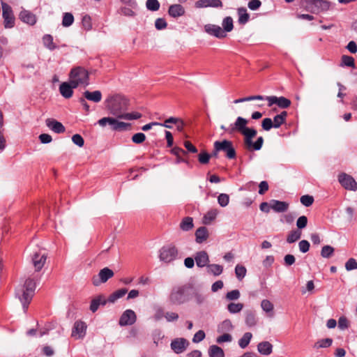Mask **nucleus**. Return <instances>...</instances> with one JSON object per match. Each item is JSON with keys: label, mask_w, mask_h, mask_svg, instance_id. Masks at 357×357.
Wrapping results in <instances>:
<instances>
[{"label": "nucleus", "mask_w": 357, "mask_h": 357, "mask_svg": "<svg viewBox=\"0 0 357 357\" xmlns=\"http://www.w3.org/2000/svg\"><path fill=\"white\" fill-rule=\"evenodd\" d=\"M36 277H29L22 284L18 285L15 291V296L20 300L22 305L24 311L26 312L28 310L36 287Z\"/></svg>", "instance_id": "obj_1"}, {"label": "nucleus", "mask_w": 357, "mask_h": 357, "mask_svg": "<svg viewBox=\"0 0 357 357\" xmlns=\"http://www.w3.org/2000/svg\"><path fill=\"white\" fill-rule=\"evenodd\" d=\"M193 289L194 284L192 282L173 286L168 296L169 304L180 305L188 302L191 298V291Z\"/></svg>", "instance_id": "obj_2"}, {"label": "nucleus", "mask_w": 357, "mask_h": 357, "mask_svg": "<svg viewBox=\"0 0 357 357\" xmlns=\"http://www.w3.org/2000/svg\"><path fill=\"white\" fill-rule=\"evenodd\" d=\"M129 105L128 100L119 94L108 97L105 100V107L109 112L119 118L123 115V112L128 109Z\"/></svg>", "instance_id": "obj_3"}, {"label": "nucleus", "mask_w": 357, "mask_h": 357, "mask_svg": "<svg viewBox=\"0 0 357 357\" xmlns=\"http://www.w3.org/2000/svg\"><path fill=\"white\" fill-rule=\"evenodd\" d=\"M242 135L244 136V145L247 150L252 151H259L261 149L264 143L262 137H259L255 142H252V139L257 135V130L255 128L247 127Z\"/></svg>", "instance_id": "obj_4"}, {"label": "nucleus", "mask_w": 357, "mask_h": 357, "mask_svg": "<svg viewBox=\"0 0 357 357\" xmlns=\"http://www.w3.org/2000/svg\"><path fill=\"white\" fill-rule=\"evenodd\" d=\"M69 76L70 80L77 83V86L79 84L88 86L89 84V72L83 67L77 66L72 68Z\"/></svg>", "instance_id": "obj_5"}, {"label": "nucleus", "mask_w": 357, "mask_h": 357, "mask_svg": "<svg viewBox=\"0 0 357 357\" xmlns=\"http://www.w3.org/2000/svg\"><path fill=\"white\" fill-rule=\"evenodd\" d=\"M215 146L216 151L225 152L228 159H235L236 158V150L233 146L232 142L227 139L215 141Z\"/></svg>", "instance_id": "obj_6"}, {"label": "nucleus", "mask_w": 357, "mask_h": 357, "mask_svg": "<svg viewBox=\"0 0 357 357\" xmlns=\"http://www.w3.org/2000/svg\"><path fill=\"white\" fill-rule=\"evenodd\" d=\"M159 252L160 260L165 263L174 261L178 255V250L174 245H167L162 247Z\"/></svg>", "instance_id": "obj_7"}, {"label": "nucleus", "mask_w": 357, "mask_h": 357, "mask_svg": "<svg viewBox=\"0 0 357 357\" xmlns=\"http://www.w3.org/2000/svg\"><path fill=\"white\" fill-rule=\"evenodd\" d=\"M1 6L4 27L6 29H11L14 27L15 18L11 6L5 2H1Z\"/></svg>", "instance_id": "obj_8"}, {"label": "nucleus", "mask_w": 357, "mask_h": 357, "mask_svg": "<svg viewBox=\"0 0 357 357\" xmlns=\"http://www.w3.org/2000/svg\"><path fill=\"white\" fill-rule=\"evenodd\" d=\"M337 181L345 190L354 192L357 190V182L352 176L341 172L337 176Z\"/></svg>", "instance_id": "obj_9"}, {"label": "nucleus", "mask_w": 357, "mask_h": 357, "mask_svg": "<svg viewBox=\"0 0 357 357\" xmlns=\"http://www.w3.org/2000/svg\"><path fill=\"white\" fill-rule=\"evenodd\" d=\"M114 271L105 267L101 269L98 275H94L92 278V283L94 286H98L101 283L106 282L109 279L114 276Z\"/></svg>", "instance_id": "obj_10"}, {"label": "nucleus", "mask_w": 357, "mask_h": 357, "mask_svg": "<svg viewBox=\"0 0 357 357\" xmlns=\"http://www.w3.org/2000/svg\"><path fill=\"white\" fill-rule=\"evenodd\" d=\"M248 121L247 119L241 117V116H238L235 123H233V124H231L228 128H227V132L229 134H233L234 132L238 131L240 133H243V132H244V130L247 128V124H248Z\"/></svg>", "instance_id": "obj_11"}, {"label": "nucleus", "mask_w": 357, "mask_h": 357, "mask_svg": "<svg viewBox=\"0 0 357 357\" xmlns=\"http://www.w3.org/2000/svg\"><path fill=\"white\" fill-rule=\"evenodd\" d=\"M266 99L268 102V107H271L273 105L275 104L282 109H286L291 105V100L283 96H266Z\"/></svg>", "instance_id": "obj_12"}, {"label": "nucleus", "mask_w": 357, "mask_h": 357, "mask_svg": "<svg viewBox=\"0 0 357 357\" xmlns=\"http://www.w3.org/2000/svg\"><path fill=\"white\" fill-rule=\"evenodd\" d=\"M136 319L135 312L132 310H126L120 317L119 324L121 326H130L135 324Z\"/></svg>", "instance_id": "obj_13"}, {"label": "nucleus", "mask_w": 357, "mask_h": 357, "mask_svg": "<svg viewBox=\"0 0 357 357\" xmlns=\"http://www.w3.org/2000/svg\"><path fill=\"white\" fill-rule=\"evenodd\" d=\"M77 86V83L72 80L70 82H62L59 86V91L65 98H70L73 96V89Z\"/></svg>", "instance_id": "obj_14"}, {"label": "nucleus", "mask_w": 357, "mask_h": 357, "mask_svg": "<svg viewBox=\"0 0 357 357\" xmlns=\"http://www.w3.org/2000/svg\"><path fill=\"white\" fill-rule=\"evenodd\" d=\"M86 324L82 321H77L75 322L72 329L71 336L75 339L83 338L86 335Z\"/></svg>", "instance_id": "obj_15"}, {"label": "nucleus", "mask_w": 357, "mask_h": 357, "mask_svg": "<svg viewBox=\"0 0 357 357\" xmlns=\"http://www.w3.org/2000/svg\"><path fill=\"white\" fill-rule=\"evenodd\" d=\"M189 342L185 338H176L171 342V348L176 354L183 353L188 346Z\"/></svg>", "instance_id": "obj_16"}, {"label": "nucleus", "mask_w": 357, "mask_h": 357, "mask_svg": "<svg viewBox=\"0 0 357 357\" xmlns=\"http://www.w3.org/2000/svg\"><path fill=\"white\" fill-rule=\"evenodd\" d=\"M204 30L209 35L213 36L218 38H224L227 36V33L218 25L206 24L204 26Z\"/></svg>", "instance_id": "obj_17"}, {"label": "nucleus", "mask_w": 357, "mask_h": 357, "mask_svg": "<svg viewBox=\"0 0 357 357\" xmlns=\"http://www.w3.org/2000/svg\"><path fill=\"white\" fill-rule=\"evenodd\" d=\"M47 256L45 253L35 252L32 257V263L36 271H40L45 265Z\"/></svg>", "instance_id": "obj_18"}, {"label": "nucleus", "mask_w": 357, "mask_h": 357, "mask_svg": "<svg viewBox=\"0 0 357 357\" xmlns=\"http://www.w3.org/2000/svg\"><path fill=\"white\" fill-rule=\"evenodd\" d=\"M169 123H173L174 124H175L176 126V130L178 132H183V131L185 123H184L183 121L181 119L171 116V117L167 119L162 123V124H161V126L171 129V128H172V125H169Z\"/></svg>", "instance_id": "obj_19"}, {"label": "nucleus", "mask_w": 357, "mask_h": 357, "mask_svg": "<svg viewBox=\"0 0 357 357\" xmlns=\"http://www.w3.org/2000/svg\"><path fill=\"white\" fill-rule=\"evenodd\" d=\"M19 18L21 21L29 25H34L37 20L36 15L26 10H22L20 13Z\"/></svg>", "instance_id": "obj_20"}, {"label": "nucleus", "mask_w": 357, "mask_h": 357, "mask_svg": "<svg viewBox=\"0 0 357 357\" xmlns=\"http://www.w3.org/2000/svg\"><path fill=\"white\" fill-rule=\"evenodd\" d=\"M45 123L46 126L56 133H63L66 130L63 125L54 119H47Z\"/></svg>", "instance_id": "obj_21"}, {"label": "nucleus", "mask_w": 357, "mask_h": 357, "mask_svg": "<svg viewBox=\"0 0 357 357\" xmlns=\"http://www.w3.org/2000/svg\"><path fill=\"white\" fill-rule=\"evenodd\" d=\"M196 8H222V2L220 0H199L195 3Z\"/></svg>", "instance_id": "obj_22"}, {"label": "nucleus", "mask_w": 357, "mask_h": 357, "mask_svg": "<svg viewBox=\"0 0 357 357\" xmlns=\"http://www.w3.org/2000/svg\"><path fill=\"white\" fill-rule=\"evenodd\" d=\"M195 260L198 267L203 268L206 266H208L209 257L206 251H199L196 253Z\"/></svg>", "instance_id": "obj_23"}, {"label": "nucleus", "mask_w": 357, "mask_h": 357, "mask_svg": "<svg viewBox=\"0 0 357 357\" xmlns=\"http://www.w3.org/2000/svg\"><path fill=\"white\" fill-rule=\"evenodd\" d=\"M331 2L328 0H314V13L326 12L330 9Z\"/></svg>", "instance_id": "obj_24"}, {"label": "nucleus", "mask_w": 357, "mask_h": 357, "mask_svg": "<svg viewBox=\"0 0 357 357\" xmlns=\"http://www.w3.org/2000/svg\"><path fill=\"white\" fill-rule=\"evenodd\" d=\"M270 206L274 211L277 213H282L288 209L289 204L285 202L272 199L270 202Z\"/></svg>", "instance_id": "obj_25"}, {"label": "nucleus", "mask_w": 357, "mask_h": 357, "mask_svg": "<svg viewBox=\"0 0 357 357\" xmlns=\"http://www.w3.org/2000/svg\"><path fill=\"white\" fill-rule=\"evenodd\" d=\"M245 322L248 327H252L257 325V318L255 310H247L245 312Z\"/></svg>", "instance_id": "obj_26"}, {"label": "nucleus", "mask_w": 357, "mask_h": 357, "mask_svg": "<svg viewBox=\"0 0 357 357\" xmlns=\"http://www.w3.org/2000/svg\"><path fill=\"white\" fill-rule=\"evenodd\" d=\"M168 13L172 17H178L185 14V9L180 4H173L169 7Z\"/></svg>", "instance_id": "obj_27"}, {"label": "nucleus", "mask_w": 357, "mask_h": 357, "mask_svg": "<svg viewBox=\"0 0 357 357\" xmlns=\"http://www.w3.org/2000/svg\"><path fill=\"white\" fill-rule=\"evenodd\" d=\"M195 240L197 243H202L208 238V231L206 227H200L195 231Z\"/></svg>", "instance_id": "obj_28"}, {"label": "nucleus", "mask_w": 357, "mask_h": 357, "mask_svg": "<svg viewBox=\"0 0 357 357\" xmlns=\"http://www.w3.org/2000/svg\"><path fill=\"white\" fill-rule=\"evenodd\" d=\"M237 14L238 16V22L241 25H245L250 20V15L245 7L237 8Z\"/></svg>", "instance_id": "obj_29"}, {"label": "nucleus", "mask_w": 357, "mask_h": 357, "mask_svg": "<svg viewBox=\"0 0 357 357\" xmlns=\"http://www.w3.org/2000/svg\"><path fill=\"white\" fill-rule=\"evenodd\" d=\"M257 350L261 354L268 356L273 351V345L268 341H263L258 344Z\"/></svg>", "instance_id": "obj_30"}, {"label": "nucleus", "mask_w": 357, "mask_h": 357, "mask_svg": "<svg viewBox=\"0 0 357 357\" xmlns=\"http://www.w3.org/2000/svg\"><path fill=\"white\" fill-rule=\"evenodd\" d=\"M84 98L88 100L99 102L102 100V93L100 91H86L83 93Z\"/></svg>", "instance_id": "obj_31"}, {"label": "nucleus", "mask_w": 357, "mask_h": 357, "mask_svg": "<svg viewBox=\"0 0 357 357\" xmlns=\"http://www.w3.org/2000/svg\"><path fill=\"white\" fill-rule=\"evenodd\" d=\"M43 45L50 51H53L58 48V46L53 41V37L50 34H45L43 36Z\"/></svg>", "instance_id": "obj_32"}, {"label": "nucleus", "mask_w": 357, "mask_h": 357, "mask_svg": "<svg viewBox=\"0 0 357 357\" xmlns=\"http://www.w3.org/2000/svg\"><path fill=\"white\" fill-rule=\"evenodd\" d=\"M340 67H348L351 68H356L355 60L354 57L348 55H342L341 57V61L340 63Z\"/></svg>", "instance_id": "obj_33"}, {"label": "nucleus", "mask_w": 357, "mask_h": 357, "mask_svg": "<svg viewBox=\"0 0 357 357\" xmlns=\"http://www.w3.org/2000/svg\"><path fill=\"white\" fill-rule=\"evenodd\" d=\"M261 307L262 310L264 312H266L269 317H273L274 306H273V304L269 300H267V299L262 300V301L261 303Z\"/></svg>", "instance_id": "obj_34"}, {"label": "nucleus", "mask_w": 357, "mask_h": 357, "mask_svg": "<svg viewBox=\"0 0 357 357\" xmlns=\"http://www.w3.org/2000/svg\"><path fill=\"white\" fill-rule=\"evenodd\" d=\"M302 231L299 229H293L290 231L287 236V242L293 243L298 241L301 238Z\"/></svg>", "instance_id": "obj_35"}, {"label": "nucleus", "mask_w": 357, "mask_h": 357, "mask_svg": "<svg viewBox=\"0 0 357 357\" xmlns=\"http://www.w3.org/2000/svg\"><path fill=\"white\" fill-rule=\"evenodd\" d=\"M234 326L229 319H225L222 321L218 326V331L219 333H227L232 331Z\"/></svg>", "instance_id": "obj_36"}, {"label": "nucleus", "mask_w": 357, "mask_h": 357, "mask_svg": "<svg viewBox=\"0 0 357 357\" xmlns=\"http://www.w3.org/2000/svg\"><path fill=\"white\" fill-rule=\"evenodd\" d=\"M193 227H194L193 219L191 217L188 216V217L184 218L180 223V228L183 231H190V229H192L193 228Z\"/></svg>", "instance_id": "obj_37"}, {"label": "nucleus", "mask_w": 357, "mask_h": 357, "mask_svg": "<svg viewBox=\"0 0 357 357\" xmlns=\"http://www.w3.org/2000/svg\"><path fill=\"white\" fill-rule=\"evenodd\" d=\"M112 130L116 131L126 130L130 127V124L123 121H119L114 119V121L112 122L111 125Z\"/></svg>", "instance_id": "obj_38"}, {"label": "nucleus", "mask_w": 357, "mask_h": 357, "mask_svg": "<svg viewBox=\"0 0 357 357\" xmlns=\"http://www.w3.org/2000/svg\"><path fill=\"white\" fill-rule=\"evenodd\" d=\"M208 354L210 357H225L222 349L217 345H212L209 347Z\"/></svg>", "instance_id": "obj_39"}, {"label": "nucleus", "mask_w": 357, "mask_h": 357, "mask_svg": "<svg viewBox=\"0 0 357 357\" xmlns=\"http://www.w3.org/2000/svg\"><path fill=\"white\" fill-rule=\"evenodd\" d=\"M218 215V211L215 209L208 211L203 217L202 222L204 225H209L213 221Z\"/></svg>", "instance_id": "obj_40"}, {"label": "nucleus", "mask_w": 357, "mask_h": 357, "mask_svg": "<svg viewBox=\"0 0 357 357\" xmlns=\"http://www.w3.org/2000/svg\"><path fill=\"white\" fill-rule=\"evenodd\" d=\"M298 6L301 12L312 13V0H299Z\"/></svg>", "instance_id": "obj_41"}, {"label": "nucleus", "mask_w": 357, "mask_h": 357, "mask_svg": "<svg viewBox=\"0 0 357 357\" xmlns=\"http://www.w3.org/2000/svg\"><path fill=\"white\" fill-rule=\"evenodd\" d=\"M243 308V304L241 303H229L227 309L231 314H236L240 312Z\"/></svg>", "instance_id": "obj_42"}, {"label": "nucleus", "mask_w": 357, "mask_h": 357, "mask_svg": "<svg viewBox=\"0 0 357 357\" xmlns=\"http://www.w3.org/2000/svg\"><path fill=\"white\" fill-rule=\"evenodd\" d=\"M252 337V335L250 332H247L244 333L243 337L238 340V345L241 348H245L250 343L251 339Z\"/></svg>", "instance_id": "obj_43"}, {"label": "nucleus", "mask_w": 357, "mask_h": 357, "mask_svg": "<svg viewBox=\"0 0 357 357\" xmlns=\"http://www.w3.org/2000/svg\"><path fill=\"white\" fill-rule=\"evenodd\" d=\"M223 271V267L219 264H209L208 265V272L215 276L220 275Z\"/></svg>", "instance_id": "obj_44"}, {"label": "nucleus", "mask_w": 357, "mask_h": 357, "mask_svg": "<svg viewBox=\"0 0 357 357\" xmlns=\"http://www.w3.org/2000/svg\"><path fill=\"white\" fill-rule=\"evenodd\" d=\"M225 32H230L234 28L233 19L231 17H226L223 19L222 24Z\"/></svg>", "instance_id": "obj_45"}, {"label": "nucleus", "mask_w": 357, "mask_h": 357, "mask_svg": "<svg viewBox=\"0 0 357 357\" xmlns=\"http://www.w3.org/2000/svg\"><path fill=\"white\" fill-rule=\"evenodd\" d=\"M74 22V17L70 13H65L62 19V25L65 27L70 26Z\"/></svg>", "instance_id": "obj_46"}, {"label": "nucleus", "mask_w": 357, "mask_h": 357, "mask_svg": "<svg viewBox=\"0 0 357 357\" xmlns=\"http://www.w3.org/2000/svg\"><path fill=\"white\" fill-rule=\"evenodd\" d=\"M247 270L244 266L237 264L235 267V274L236 278L239 280H242V279L245 276Z\"/></svg>", "instance_id": "obj_47"}, {"label": "nucleus", "mask_w": 357, "mask_h": 357, "mask_svg": "<svg viewBox=\"0 0 357 357\" xmlns=\"http://www.w3.org/2000/svg\"><path fill=\"white\" fill-rule=\"evenodd\" d=\"M142 117V114L137 112H133L131 113H123V115L119 116V119H126V120H135L139 119Z\"/></svg>", "instance_id": "obj_48"}, {"label": "nucleus", "mask_w": 357, "mask_h": 357, "mask_svg": "<svg viewBox=\"0 0 357 357\" xmlns=\"http://www.w3.org/2000/svg\"><path fill=\"white\" fill-rule=\"evenodd\" d=\"M333 343V339L330 337H327L325 339H321L315 344L314 347L317 348H328Z\"/></svg>", "instance_id": "obj_49"}, {"label": "nucleus", "mask_w": 357, "mask_h": 357, "mask_svg": "<svg viewBox=\"0 0 357 357\" xmlns=\"http://www.w3.org/2000/svg\"><path fill=\"white\" fill-rule=\"evenodd\" d=\"M334 252V248L331 245H324L321 252V255L324 258H330Z\"/></svg>", "instance_id": "obj_50"}, {"label": "nucleus", "mask_w": 357, "mask_h": 357, "mask_svg": "<svg viewBox=\"0 0 357 357\" xmlns=\"http://www.w3.org/2000/svg\"><path fill=\"white\" fill-rule=\"evenodd\" d=\"M146 6L148 10L156 11L160 8V3L158 0H147Z\"/></svg>", "instance_id": "obj_51"}, {"label": "nucleus", "mask_w": 357, "mask_h": 357, "mask_svg": "<svg viewBox=\"0 0 357 357\" xmlns=\"http://www.w3.org/2000/svg\"><path fill=\"white\" fill-rule=\"evenodd\" d=\"M241 296V294L239 290L234 289L230 291H228L226 294L225 298L228 301H236L238 300Z\"/></svg>", "instance_id": "obj_52"}, {"label": "nucleus", "mask_w": 357, "mask_h": 357, "mask_svg": "<svg viewBox=\"0 0 357 357\" xmlns=\"http://www.w3.org/2000/svg\"><path fill=\"white\" fill-rule=\"evenodd\" d=\"M218 202L222 207H225L229 202V197L227 194L222 193L218 197Z\"/></svg>", "instance_id": "obj_53"}, {"label": "nucleus", "mask_w": 357, "mask_h": 357, "mask_svg": "<svg viewBox=\"0 0 357 357\" xmlns=\"http://www.w3.org/2000/svg\"><path fill=\"white\" fill-rule=\"evenodd\" d=\"M146 139V135L142 132H137L132 135V141L135 144H142L143 143Z\"/></svg>", "instance_id": "obj_54"}, {"label": "nucleus", "mask_w": 357, "mask_h": 357, "mask_svg": "<svg viewBox=\"0 0 357 357\" xmlns=\"http://www.w3.org/2000/svg\"><path fill=\"white\" fill-rule=\"evenodd\" d=\"M211 158V155L206 151L200 153L198 155V160L201 164H208Z\"/></svg>", "instance_id": "obj_55"}, {"label": "nucleus", "mask_w": 357, "mask_h": 357, "mask_svg": "<svg viewBox=\"0 0 357 357\" xmlns=\"http://www.w3.org/2000/svg\"><path fill=\"white\" fill-rule=\"evenodd\" d=\"M345 268L347 271L357 269V261L354 258H350L345 264Z\"/></svg>", "instance_id": "obj_56"}, {"label": "nucleus", "mask_w": 357, "mask_h": 357, "mask_svg": "<svg viewBox=\"0 0 357 357\" xmlns=\"http://www.w3.org/2000/svg\"><path fill=\"white\" fill-rule=\"evenodd\" d=\"M307 224V218L305 215L299 217L296 221L297 229L301 231L302 229L305 228Z\"/></svg>", "instance_id": "obj_57"}, {"label": "nucleus", "mask_w": 357, "mask_h": 357, "mask_svg": "<svg viewBox=\"0 0 357 357\" xmlns=\"http://www.w3.org/2000/svg\"><path fill=\"white\" fill-rule=\"evenodd\" d=\"M82 24L86 30H90L92 28L91 17L88 15H84L82 17Z\"/></svg>", "instance_id": "obj_58"}, {"label": "nucleus", "mask_w": 357, "mask_h": 357, "mask_svg": "<svg viewBox=\"0 0 357 357\" xmlns=\"http://www.w3.org/2000/svg\"><path fill=\"white\" fill-rule=\"evenodd\" d=\"M261 126L262 128L266 131L270 130L272 128H274L273 121L270 118L264 119L261 122Z\"/></svg>", "instance_id": "obj_59"}, {"label": "nucleus", "mask_w": 357, "mask_h": 357, "mask_svg": "<svg viewBox=\"0 0 357 357\" xmlns=\"http://www.w3.org/2000/svg\"><path fill=\"white\" fill-rule=\"evenodd\" d=\"M232 340L231 335L228 333H224L223 335L218 337L216 342L218 344H222L223 342H229Z\"/></svg>", "instance_id": "obj_60"}, {"label": "nucleus", "mask_w": 357, "mask_h": 357, "mask_svg": "<svg viewBox=\"0 0 357 357\" xmlns=\"http://www.w3.org/2000/svg\"><path fill=\"white\" fill-rule=\"evenodd\" d=\"M73 142L79 147H82L84 144V140L79 134H75L72 137Z\"/></svg>", "instance_id": "obj_61"}, {"label": "nucleus", "mask_w": 357, "mask_h": 357, "mask_svg": "<svg viewBox=\"0 0 357 357\" xmlns=\"http://www.w3.org/2000/svg\"><path fill=\"white\" fill-rule=\"evenodd\" d=\"M167 23L164 18H158L155 22V26L158 30H162L167 27Z\"/></svg>", "instance_id": "obj_62"}, {"label": "nucleus", "mask_w": 357, "mask_h": 357, "mask_svg": "<svg viewBox=\"0 0 357 357\" xmlns=\"http://www.w3.org/2000/svg\"><path fill=\"white\" fill-rule=\"evenodd\" d=\"M299 250L301 252H307L310 247V243L306 240H302L298 243Z\"/></svg>", "instance_id": "obj_63"}, {"label": "nucleus", "mask_w": 357, "mask_h": 357, "mask_svg": "<svg viewBox=\"0 0 357 357\" xmlns=\"http://www.w3.org/2000/svg\"><path fill=\"white\" fill-rule=\"evenodd\" d=\"M205 338V333L202 330L197 331L192 338V342L197 343L202 341Z\"/></svg>", "instance_id": "obj_64"}]
</instances>
